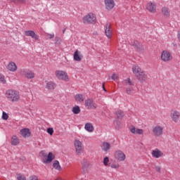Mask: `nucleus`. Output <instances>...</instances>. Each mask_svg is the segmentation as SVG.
<instances>
[{
  "instance_id": "obj_1",
  "label": "nucleus",
  "mask_w": 180,
  "mask_h": 180,
  "mask_svg": "<svg viewBox=\"0 0 180 180\" xmlns=\"http://www.w3.org/2000/svg\"><path fill=\"white\" fill-rule=\"evenodd\" d=\"M132 70L139 82L141 84H143V82H146V80L147 79V75H146L144 71L141 70V68L139 66H134L132 68Z\"/></svg>"
},
{
  "instance_id": "obj_2",
  "label": "nucleus",
  "mask_w": 180,
  "mask_h": 180,
  "mask_svg": "<svg viewBox=\"0 0 180 180\" xmlns=\"http://www.w3.org/2000/svg\"><path fill=\"white\" fill-rule=\"evenodd\" d=\"M6 97L8 101H11V102H18L19 101V98H20L19 96V94H18V91L15 90H8L6 91Z\"/></svg>"
},
{
  "instance_id": "obj_3",
  "label": "nucleus",
  "mask_w": 180,
  "mask_h": 180,
  "mask_svg": "<svg viewBox=\"0 0 180 180\" xmlns=\"http://www.w3.org/2000/svg\"><path fill=\"white\" fill-rule=\"evenodd\" d=\"M96 22V17L92 13H90L83 18V23L92 24Z\"/></svg>"
},
{
  "instance_id": "obj_4",
  "label": "nucleus",
  "mask_w": 180,
  "mask_h": 180,
  "mask_svg": "<svg viewBox=\"0 0 180 180\" xmlns=\"http://www.w3.org/2000/svg\"><path fill=\"white\" fill-rule=\"evenodd\" d=\"M131 46H132L139 53L144 51V46H143V44H141V43L139 42L137 40L131 41Z\"/></svg>"
},
{
  "instance_id": "obj_5",
  "label": "nucleus",
  "mask_w": 180,
  "mask_h": 180,
  "mask_svg": "<svg viewBox=\"0 0 180 180\" xmlns=\"http://www.w3.org/2000/svg\"><path fill=\"white\" fill-rule=\"evenodd\" d=\"M81 164L83 174H86V172H88V169H89V167H91L89 161H88L86 159H83Z\"/></svg>"
},
{
  "instance_id": "obj_6",
  "label": "nucleus",
  "mask_w": 180,
  "mask_h": 180,
  "mask_svg": "<svg viewBox=\"0 0 180 180\" xmlns=\"http://www.w3.org/2000/svg\"><path fill=\"white\" fill-rule=\"evenodd\" d=\"M56 75L58 79H62L63 81H67L68 79V75L64 71L56 70Z\"/></svg>"
},
{
  "instance_id": "obj_7",
  "label": "nucleus",
  "mask_w": 180,
  "mask_h": 180,
  "mask_svg": "<svg viewBox=\"0 0 180 180\" xmlns=\"http://www.w3.org/2000/svg\"><path fill=\"white\" fill-rule=\"evenodd\" d=\"M115 158L118 161H124L126 160V155L122 150H117L115 153Z\"/></svg>"
},
{
  "instance_id": "obj_8",
  "label": "nucleus",
  "mask_w": 180,
  "mask_h": 180,
  "mask_svg": "<svg viewBox=\"0 0 180 180\" xmlns=\"http://www.w3.org/2000/svg\"><path fill=\"white\" fill-rule=\"evenodd\" d=\"M85 106L87 109H96V104L94 102V100L88 98L85 101Z\"/></svg>"
},
{
  "instance_id": "obj_9",
  "label": "nucleus",
  "mask_w": 180,
  "mask_h": 180,
  "mask_svg": "<svg viewBox=\"0 0 180 180\" xmlns=\"http://www.w3.org/2000/svg\"><path fill=\"white\" fill-rule=\"evenodd\" d=\"M55 159L56 155H54V154H53L51 152H49L46 158L43 160V162L44 164H50V162H51Z\"/></svg>"
},
{
  "instance_id": "obj_10",
  "label": "nucleus",
  "mask_w": 180,
  "mask_h": 180,
  "mask_svg": "<svg viewBox=\"0 0 180 180\" xmlns=\"http://www.w3.org/2000/svg\"><path fill=\"white\" fill-rule=\"evenodd\" d=\"M161 58L162 61H171V60L172 59V56H171V53H169V51H164L162 53Z\"/></svg>"
},
{
  "instance_id": "obj_11",
  "label": "nucleus",
  "mask_w": 180,
  "mask_h": 180,
  "mask_svg": "<svg viewBox=\"0 0 180 180\" xmlns=\"http://www.w3.org/2000/svg\"><path fill=\"white\" fill-rule=\"evenodd\" d=\"M25 34L27 36H30L32 37V39H34V40H39V35L34 32L33 30H27L25 32Z\"/></svg>"
},
{
  "instance_id": "obj_12",
  "label": "nucleus",
  "mask_w": 180,
  "mask_h": 180,
  "mask_svg": "<svg viewBox=\"0 0 180 180\" xmlns=\"http://www.w3.org/2000/svg\"><path fill=\"white\" fill-rule=\"evenodd\" d=\"M20 134L26 139L27 137H30V134H32V133L30 132V129L28 128H24L20 131Z\"/></svg>"
},
{
  "instance_id": "obj_13",
  "label": "nucleus",
  "mask_w": 180,
  "mask_h": 180,
  "mask_svg": "<svg viewBox=\"0 0 180 180\" xmlns=\"http://www.w3.org/2000/svg\"><path fill=\"white\" fill-rule=\"evenodd\" d=\"M105 4L108 11H110L115 8V1L113 0H105Z\"/></svg>"
},
{
  "instance_id": "obj_14",
  "label": "nucleus",
  "mask_w": 180,
  "mask_h": 180,
  "mask_svg": "<svg viewBox=\"0 0 180 180\" xmlns=\"http://www.w3.org/2000/svg\"><path fill=\"white\" fill-rule=\"evenodd\" d=\"M75 147L77 154H81V151H82V143L79 140H76L75 141Z\"/></svg>"
},
{
  "instance_id": "obj_15",
  "label": "nucleus",
  "mask_w": 180,
  "mask_h": 180,
  "mask_svg": "<svg viewBox=\"0 0 180 180\" xmlns=\"http://www.w3.org/2000/svg\"><path fill=\"white\" fill-rule=\"evenodd\" d=\"M146 9L149 11V12H151L152 13H154L157 9V6L153 3H148L147 4Z\"/></svg>"
},
{
  "instance_id": "obj_16",
  "label": "nucleus",
  "mask_w": 180,
  "mask_h": 180,
  "mask_svg": "<svg viewBox=\"0 0 180 180\" xmlns=\"http://www.w3.org/2000/svg\"><path fill=\"white\" fill-rule=\"evenodd\" d=\"M153 132L154 133L155 136H161V134H162V127L160 126H157L153 129Z\"/></svg>"
},
{
  "instance_id": "obj_17",
  "label": "nucleus",
  "mask_w": 180,
  "mask_h": 180,
  "mask_svg": "<svg viewBox=\"0 0 180 180\" xmlns=\"http://www.w3.org/2000/svg\"><path fill=\"white\" fill-rule=\"evenodd\" d=\"M75 61H81L82 60V55L78 50L75 51L73 55Z\"/></svg>"
},
{
  "instance_id": "obj_18",
  "label": "nucleus",
  "mask_w": 180,
  "mask_h": 180,
  "mask_svg": "<svg viewBox=\"0 0 180 180\" xmlns=\"http://www.w3.org/2000/svg\"><path fill=\"white\" fill-rule=\"evenodd\" d=\"M7 69L8 70V71H12V72H15V71L18 70V67L16 66V64L15 63L11 62L10 63H8Z\"/></svg>"
},
{
  "instance_id": "obj_19",
  "label": "nucleus",
  "mask_w": 180,
  "mask_h": 180,
  "mask_svg": "<svg viewBox=\"0 0 180 180\" xmlns=\"http://www.w3.org/2000/svg\"><path fill=\"white\" fill-rule=\"evenodd\" d=\"M179 112L178 111H174L173 113H171V117L173 120V122H175V123L178 122V120L179 119Z\"/></svg>"
},
{
  "instance_id": "obj_20",
  "label": "nucleus",
  "mask_w": 180,
  "mask_h": 180,
  "mask_svg": "<svg viewBox=\"0 0 180 180\" xmlns=\"http://www.w3.org/2000/svg\"><path fill=\"white\" fill-rule=\"evenodd\" d=\"M163 155H164V153L162 152H161L160 150L152 151V155L155 158H160V157H162Z\"/></svg>"
},
{
  "instance_id": "obj_21",
  "label": "nucleus",
  "mask_w": 180,
  "mask_h": 180,
  "mask_svg": "<svg viewBox=\"0 0 180 180\" xmlns=\"http://www.w3.org/2000/svg\"><path fill=\"white\" fill-rule=\"evenodd\" d=\"M24 75L26 78H28V79H32V78H34V73L31 70H27V72L24 71Z\"/></svg>"
},
{
  "instance_id": "obj_22",
  "label": "nucleus",
  "mask_w": 180,
  "mask_h": 180,
  "mask_svg": "<svg viewBox=\"0 0 180 180\" xmlns=\"http://www.w3.org/2000/svg\"><path fill=\"white\" fill-rule=\"evenodd\" d=\"M105 35L108 39H110L112 37V31L110 30V24H106L105 27Z\"/></svg>"
},
{
  "instance_id": "obj_23",
  "label": "nucleus",
  "mask_w": 180,
  "mask_h": 180,
  "mask_svg": "<svg viewBox=\"0 0 180 180\" xmlns=\"http://www.w3.org/2000/svg\"><path fill=\"white\" fill-rule=\"evenodd\" d=\"M115 115H116L117 119H118L119 120H122V119L124 117V112L122 110H118L117 111H116Z\"/></svg>"
},
{
  "instance_id": "obj_24",
  "label": "nucleus",
  "mask_w": 180,
  "mask_h": 180,
  "mask_svg": "<svg viewBox=\"0 0 180 180\" xmlns=\"http://www.w3.org/2000/svg\"><path fill=\"white\" fill-rule=\"evenodd\" d=\"M56 86H57V84L53 82H49L46 83V89H49V91H53Z\"/></svg>"
},
{
  "instance_id": "obj_25",
  "label": "nucleus",
  "mask_w": 180,
  "mask_h": 180,
  "mask_svg": "<svg viewBox=\"0 0 180 180\" xmlns=\"http://www.w3.org/2000/svg\"><path fill=\"white\" fill-rule=\"evenodd\" d=\"M110 148V143H108V142H103L101 144V150H103V151H108L109 149Z\"/></svg>"
},
{
  "instance_id": "obj_26",
  "label": "nucleus",
  "mask_w": 180,
  "mask_h": 180,
  "mask_svg": "<svg viewBox=\"0 0 180 180\" xmlns=\"http://www.w3.org/2000/svg\"><path fill=\"white\" fill-rule=\"evenodd\" d=\"M75 99L77 102H84V101H85V97L82 94H76Z\"/></svg>"
},
{
  "instance_id": "obj_27",
  "label": "nucleus",
  "mask_w": 180,
  "mask_h": 180,
  "mask_svg": "<svg viewBox=\"0 0 180 180\" xmlns=\"http://www.w3.org/2000/svg\"><path fill=\"white\" fill-rule=\"evenodd\" d=\"M84 129L87 131L91 133L92 131H94V125H92V124L91 123H86Z\"/></svg>"
},
{
  "instance_id": "obj_28",
  "label": "nucleus",
  "mask_w": 180,
  "mask_h": 180,
  "mask_svg": "<svg viewBox=\"0 0 180 180\" xmlns=\"http://www.w3.org/2000/svg\"><path fill=\"white\" fill-rule=\"evenodd\" d=\"M72 112L74 113V115H78L81 112V108H79V106L76 105L72 108Z\"/></svg>"
},
{
  "instance_id": "obj_29",
  "label": "nucleus",
  "mask_w": 180,
  "mask_h": 180,
  "mask_svg": "<svg viewBox=\"0 0 180 180\" xmlns=\"http://www.w3.org/2000/svg\"><path fill=\"white\" fill-rule=\"evenodd\" d=\"M53 167L55 169H58V171L61 170V166H60V162H58V160H55L53 162Z\"/></svg>"
},
{
  "instance_id": "obj_30",
  "label": "nucleus",
  "mask_w": 180,
  "mask_h": 180,
  "mask_svg": "<svg viewBox=\"0 0 180 180\" xmlns=\"http://www.w3.org/2000/svg\"><path fill=\"white\" fill-rule=\"evenodd\" d=\"M20 141L19 139L18 138H16V136H14V138H11V144L12 146H18V144H19Z\"/></svg>"
},
{
  "instance_id": "obj_31",
  "label": "nucleus",
  "mask_w": 180,
  "mask_h": 180,
  "mask_svg": "<svg viewBox=\"0 0 180 180\" xmlns=\"http://www.w3.org/2000/svg\"><path fill=\"white\" fill-rule=\"evenodd\" d=\"M162 12L165 16H167V18H168V16H169V11L168 10V8L163 7L162 8Z\"/></svg>"
},
{
  "instance_id": "obj_32",
  "label": "nucleus",
  "mask_w": 180,
  "mask_h": 180,
  "mask_svg": "<svg viewBox=\"0 0 180 180\" xmlns=\"http://www.w3.org/2000/svg\"><path fill=\"white\" fill-rule=\"evenodd\" d=\"M126 92L127 95H131L134 92V89L131 86L127 87Z\"/></svg>"
},
{
  "instance_id": "obj_33",
  "label": "nucleus",
  "mask_w": 180,
  "mask_h": 180,
  "mask_svg": "<svg viewBox=\"0 0 180 180\" xmlns=\"http://www.w3.org/2000/svg\"><path fill=\"white\" fill-rule=\"evenodd\" d=\"M114 124L115 126L116 130H119V129H120V126H121L122 123L119 120H115Z\"/></svg>"
},
{
  "instance_id": "obj_34",
  "label": "nucleus",
  "mask_w": 180,
  "mask_h": 180,
  "mask_svg": "<svg viewBox=\"0 0 180 180\" xmlns=\"http://www.w3.org/2000/svg\"><path fill=\"white\" fill-rule=\"evenodd\" d=\"M55 41V44H56L57 46H60L61 44V38L56 37Z\"/></svg>"
},
{
  "instance_id": "obj_35",
  "label": "nucleus",
  "mask_w": 180,
  "mask_h": 180,
  "mask_svg": "<svg viewBox=\"0 0 180 180\" xmlns=\"http://www.w3.org/2000/svg\"><path fill=\"white\" fill-rule=\"evenodd\" d=\"M11 2H13L14 4H25L26 0H11Z\"/></svg>"
},
{
  "instance_id": "obj_36",
  "label": "nucleus",
  "mask_w": 180,
  "mask_h": 180,
  "mask_svg": "<svg viewBox=\"0 0 180 180\" xmlns=\"http://www.w3.org/2000/svg\"><path fill=\"white\" fill-rule=\"evenodd\" d=\"M46 131L49 134H50V136H53L54 133V129L51 127L47 128Z\"/></svg>"
},
{
  "instance_id": "obj_37",
  "label": "nucleus",
  "mask_w": 180,
  "mask_h": 180,
  "mask_svg": "<svg viewBox=\"0 0 180 180\" xmlns=\"http://www.w3.org/2000/svg\"><path fill=\"white\" fill-rule=\"evenodd\" d=\"M103 162V165H105V167H108V164H109V158L105 157Z\"/></svg>"
},
{
  "instance_id": "obj_38",
  "label": "nucleus",
  "mask_w": 180,
  "mask_h": 180,
  "mask_svg": "<svg viewBox=\"0 0 180 180\" xmlns=\"http://www.w3.org/2000/svg\"><path fill=\"white\" fill-rule=\"evenodd\" d=\"M8 117H9V115H8L6 112H3L2 117H1L3 120H8Z\"/></svg>"
},
{
  "instance_id": "obj_39",
  "label": "nucleus",
  "mask_w": 180,
  "mask_h": 180,
  "mask_svg": "<svg viewBox=\"0 0 180 180\" xmlns=\"http://www.w3.org/2000/svg\"><path fill=\"white\" fill-rule=\"evenodd\" d=\"M39 155L41 157H44V158H46L47 157V154H46V150H41L40 153H39Z\"/></svg>"
},
{
  "instance_id": "obj_40",
  "label": "nucleus",
  "mask_w": 180,
  "mask_h": 180,
  "mask_svg": "<svg viewBox=\"0 0 180 180\" xmlns=\"http://www.w3.org/2000/svg\"><path fill=\"white\" fill-rule=\"evenodd\" d=\"M18 180H26V177L25 176H22L21 174H19L17 177Z\"/></svg>"
},
{
  "instance_id": "obj_41",
  "label": "nucleus",
  "mask_w": 180,
  "mask_h": 180,
  "mask_svg": "<svg viewBox=\"0 0 180 180\" xmlns=\"http://www.w3.org/2000/svg\"><path fill=\"white\" fill-rule=\"evenodd\" d=\"M0 81L2 82V84H6V80L4 76H0Z\"/></svg>"
},
{
  "instance_id": "obj_42",
  "label": "nucleus",
  "mask_w": 180,
  "mask_h": 180,
  "mask_svg": "<svg viewBox=\"0 0 180 180\" xmlns=\"http://www.w3.org/2000/svg\"><path fill=\"white\" fill-rule=\"evenodd\" d=\"M135 134H143V129H137Z\"/></svg>"
},
{
  "instance_id": "obj_43",
  "label": "nucleus",
  "mask_w": 180,
  "mask_h": 180,
  "mask_svg": "<svg viewBox=\"0 0 180 180\" xmlns=\"http://www.w3.org/2000/svg\"><path fill=\"white\" fill-rule=\"evenodd\" d=\"M118 77H117V75L116 74H112V77H111V79L113 80V81H116V79H117Z\"/></svg>"
},
{
  "instance_id": "obj_44",
  "label": "nucleus",
  "mask_w": 180,
  "mask_h": 180,
  "mask_svg": "<svg viewBox=\"0 0 180 180\" xmlns=\"http://www.w3.org/2000/svg\"><path fill=\"white\" fill-rule=\"evenodd\" d=\"M46 37H48V39H54V34H47Z\"/></svg>"
},
{
  "instance_id": "obj_45",
  "label": "nucleus",
  "mask_w": 180,
  "mask_h": 180,
  "mask_svg": "<svg viewBox=\"0 0 180 180\" xmlns=\"http://www.w3.org/2000/svg\"><path fill=\"white\" fill-rule=\"evenodd\" d=\"M137 129H136V127H133L131 129V133H132L133 134H136V131Z\"/></svg>"
},
{
  "instance_id": "obj_46",
  "label": "nucleus",
  "mask_w": 180,
  "mask_h": 180,
  "mask_svg": "<svg viewBox=\"0 0 180 180\" xmlns=\"http://www.w3.org/2000/svg\"><path fill=\"white\" fill-rule=\"evenodd\" d=\"M125 81H128L129 85L134 86V84L133 83V82H131V80L130 79V78H128V79H126Z\"/></svg>"
},
{
  "instance_id": "obj_47",
  "label": "nucleus",
  "mask_w": 180,
  "mask_h": 180,
  "mask_svg": "<svg viewBox=\"0 0 180 180\" xmlns=\"http://www.w3.org/2000/svg\"><path fill=\"white\" fill-rule=\"evenodd\" d=\"M155 168L157 172H161V167L155 165Z\"/></svg>"
},
{
  "instance_id": "obj_48",
  "label": "nucleus",
  "mask_w": 180,
  "mask_h": 180,
  "mask_svg": "<svg viewBox=\"0 0 180 180\" xmlns=\"http://www.w3.org/2000/svg\"><path fill=\"white\" fill-rule=\"evenodd\" d=\"M110 167H111V168H115L116 169L119 168V164H117V165L112 164L110 165Z\"/></svg>"
},
{
  "instance_id": "obj_49",
  "label": "nucleus",
  "mask_w": 180,
  "mask_h": 180,
  "mask_svg": "<svg viewBox=\"0 0 180 180\" xmlns=\"http://www.w3.org/2000/svg\"><path fill=\"white\" fill-rule=\"evenodd\" d=\"M102 88L105 92H106V88H105V83H103Z\"/></svg>"
},
{
  "instance_id": "obj_50",
  "label": "nucleus",
  "mask_w": 180,
  "mask_h": 180,
  "mask_svg": "<svg viewBox=\"0 0 180 180\" xmlns=\"http://www.w3.org/2000/svg\"><path fill=\"white\" fill-rule=\"evenodd\" d=\"M55 180H63V179H56Z\"/></svg>"
},
{
  "instance_id": "obj_51",
  "label": "nucleus",
  "mask_w": 180,
  "mask_h": 180,
  "mask_svg": "<svg viewBox=\"0 0 180 180\" xmlns=\"http://www.w3.org/2000/svg\"><path fill=\"white\" fill-rule=\"evenodd\" d=\"M65 32V30H63V32L64 33Z\"/></svg>"
}]
</instances>
